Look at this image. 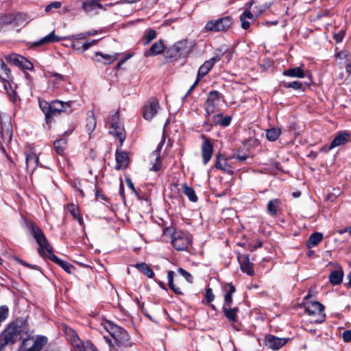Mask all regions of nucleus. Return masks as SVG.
Instances as JSON below:
<instances>
[{"mask_svg": "<svg viewBox=\"0 0 351 351\" xmlns=\"http://www.w3.org/2000/svg\"><path fill=\"white\" fill-rule=\"evenodd\" d=\"M343 272L342 269L332 271L329 276V281L333 285H339L343 280Z\"/></svg>", "mask_w": 351, "mask_h": 351, "instance_id": "c85d7f7f", "label": "nucleus"}, {"mask_svg": "<svg viewBox=\"0 0 351 351\" xmlns=\"http://www.w3.org/2000/svg\"><path fill=\"white\" fill-rule=\"evenodd\" d=\"M112 339L114 341V343L117 346H131L129 335L128 334L127 331L124 329L121 330V332H119V334L114 337Z\"/></svg>", "mask_w": 351, "mask_h": 351, "instance_id": "f3484780", "label": "nucleus"}, {"mask_svg": "<svg viewBox=\"0 0 351 351\" xmlns=\"http://www.w3.org/2000/svg\"><path fill=\"white\" fill-rule=\"evenodd\" d=\"M220 99V93L217 90H212L208 93L206 99V105L205 107L206 117L212 115L215 110L217 106L219 105Z\"/></svg>", "mask_w": 351, "mask_h": 351, "instance_id": "6e6552de", "label": "nucleus"}, {"mask_svg": "<svg viewBox=\"0 0 351 351\" xmlns=\"http://www.w3.org/2000/svg\"><path fill=\"white\" fill-rule=\"evenodd\" d=\"M178 271L186 280L187 282H191V283L193 282V276L187 271L180 267L178 269Z\"/></svg>", "mask_w": 351, "mask_h": 351, "instance_id": "8fccbe9b", "label": "nucleus"}, {"mask_svg": "<svg viewBox=\"0 0 351 351\" xmlns=\"http://www.w3.org/2000/svg\"><path fill=\"white\" fill-rule=\"evenodd\" d=\"M60 40V38L55 34L54 31L51 32L47 36L43 37L38 41L33 42L32 43V47H38L40 45H45L46 44L56 43Z\"/></svg>", "mask_w": 351, "mask_h": 351, "instance_id": "6ab92c4d", "label": "nucleus"}, {"mask_svg": "<svg viewBox=\"0 0 351 351\" xmlns=\"http://www.w3.org/2000/svg\"><path fill=\"white\" fill-rule=\"evenodd\" d=\"M223 114L221 113H219L215 114L213 116L209 115V117H206V120L204 122L203 126H208V128H206V130L209 131L210 128L213 125H220L222 120Z\"/></svg>", "mask_w": 351, "mask_h": 351, "instance_id": "4be33fe9", "label": "nucleus"}, {"mask_svg": "<svg viewBox=\"0 0 351 351\" xmlns=\"http://www.w3.org/2000/svg\"><path fill=\"white\" fill-rule=\"evenodd\" d=\"M156 32L153 29H149L147 31L146 34L144 35V45H147L153 39L156 38Z\"/></svg>", "mask_w": 351, "mask_h": 351, "instance_id": "37998d69", "label": "nucleus"}, {"mask_svg": "<svg viewBox=\"0 0 351 351\" xmlns=\"http://www.w3.org/2000/svg\"><path fill=\"white\" fill-rule=\"evenodd\" d=\"M172 51V47L170 48L167 51V55H166V57L167 58H169V59H178V58H176L174 57V56L176 55V51Z\"/></svg>", "mask_w": 351, "mask_h": 351, "instance_id": "69168bd1", "label": "nucleus"}, {"mask_svg": "<svg viewBox=\"0 0 351 351\" xmlns=\"http://www.w3.org/2000/svg\"><path fill=\"white\" fill-rule=\"evenodd\" d=\"M240 20L241 21V27L244 29H247L250 27V23L246 21V19L244 16H240Z\"/></svg>", "mask_w": 351, "mask_h": 351, "instance_id": "e2e57ef3", "label": "nucleus"}, {"mask_svg": "<svg viewBox=\"0 0 351 351\" xmlns=\"http://www.w3.org/2000/svg\"><path fill=\"white\" fill-rule=\"evenodd\" d=\"M23 62V64L21 66V69H26V70H33L34 69V65L33 64L27 60L25 58L23 57V59H21Z\"/></svg>", "mask_w": 351, "mask_h": 351, "instance_id": "603ef678", "label": "nucleus"}, {"mask_svg": "<svg viewBox=\"0 0 351 351\" xmlns=\"http://www.w3.org/2000/svg\"><path fill=\"white\" fill-rule=\"evenodd\" d=\"M223 312L225 317L229 322H237V313L239 312V308L237 307L231 308V306H223Z\"/></svg>", "mask_w": 351, "mask_h": 351, "instance_id": "b1692460", "label": "nucleus"}, {"mask_svg": "<svg viewBox=\"0 0 351 351\" xmlns=\"http://www.w3.org/2000/svg\"><path fill=\"white\" fill-rule=\"evenodd\" d=\"M342 338L345 342L351 341V330H345L342 333Z\"/></svg>", "mask_w": 351, "mask_h": 351, "instance_id": "13d9d810", "label": "nucleus"}, {"mask_svg": "<svg viewBox=\"0 0 351 351\" xmlns=\"http://www.w3.org/2000/svg\"><path fill=\"white\" fill-rule=\"evenodd\" d=\"M337 58L342 60L345 62H348V60H351L350 53L345 50L339 51L336 55Z\"/></svg>", "mask_w": 351, "mask_h": 351, "instance_id": "09e8293b", "label": "nucleus"}, {"mask_svg": "<svg viewBox=\"0 0 351 351\" xmlns=\"http://www.w3.org/2000/svg\"><path fill=\"white\" fill-rule=\"evenodd\" d=\"M280 204V201L278 199H272L269 200L267 206L268 213L272 216L276 215Z\"/></svg>", "mask_w": 351, "mask_h": 351, "instance_id": "473e14b6", "label": "nucleus"}, {"mask_svg": "<svg viewBox=\"0 0 351 351\" xmlns=\"http://www.w3.org/2000/svg\"><path fill=\"white\" fill-rule=\"evenodd\" d=\"M106 328L112 338L118 335L119 332H120L121 330L123 329L121 327L112 324H108V326H106Z\"/></svg>", "mask_w": 351, "mask_h": 351, "instance_id": "c03bdc74", "label": "nucleus"}, {"mask_svg": "<svg viewBox=\"0 0 351 351\" xmlns=\"http://www.w3.org/2000/svg\"><path fill=\"white\" fill-rule=\"evenodd\" d=\"M237 259L241 271L249 276H253L254 274L253 264L250 263L248 255L239 254L237 256Z\"/></svg>", "mask_w": 351, "mask_h": 351, "instance_id": "4468645a", "label": "nucleus"}, {"mask_svg": "<svg viewBox=\"0 0 351 351\" xmlns=\"http://www.w3.org/2000/svg\"><path fill=\"white\" fill-rule=\"evenodd\" d=\"M345 68L346 72L349 74H351V60H348V62H345Z\"/></svg>", "mask_w": 351, "mask_h": 351, "instance_id": "774afa93", "label": "nucleus"}, {"mask_svg": "<svg viewBox=\"0 0 351 351\" xmlns=\"http://www.w3.org/2000/svg\"><path fill=\"white\" fill-rule=\"evenodd\" d=\"M14 15L13 13H10L7 14H4L0 16V21L2 24L4 25H8L10 24H14Z\"/></svg>", "mask_w": 351, "mask_h": 351, "instance_id": "a18cd8bd", "label": "nucleus"}, {"mask_svg": "<svg viewBox=\"0 0 351 351\" xmlns=\"http://www.w3.org/2000/svg\"><path fill=\"white\" fill-rule=\"evenodd\" d=\"M232 118L230 116H226L222 117L221 125L223 127H227L230 124Z\"/></svg>", "mask_w": 351, "mask_h": 351, "instance_id": "052dcab7", "label": "nucleus"}, {"mask_svg": "<svg viewBox=\"0 0 351 351\" xmlns=\"http://www.w3.org/2000/svg\"><path fill=\"white\" fill-rule=\"evenodd\" d=\"M173 276H174V271H169L167 272V279H168V285L171 289L173 290V291L178 295L182 294V292L180 287H176V285L173 282Z\"/></svg>", "mask_w": 351, "mask_h": 351, "instance_id": "f704fd0d", "label": "nucleus"}, {"mask_svg": "<svg viewBox=\"0 0 351 351\" xmlns=\"http://www.w3.org/2000/svg\"><path fill=\"white\" fill-rule=\"evenodd\" d=\"M61 7V3L59 1H54L49 4L45 8V12H50L53 8H60Z\"/></svg>", "mask_w": 351, "mask_h": 351, "instance_id": "6e6d98bb", "label": "nucleus"}, {"mask_svg": "<svg viewBox=\"0 0 351 351\" xmlns=\"http://www.w3.org/2000/svg\"><path fill=\"white\" fill-rule=\"evenodd\" d=\"M39 106L45 115V120L47 123L51 122L52 114H51V104H49L45 100H39Z\"/></svg>", "mask_w": 351, "mask_h": 351, "instance_id": "393cba45", "label": "nucleus"}, {"mask_svg": "<svg viewBox=\"0 0 351 351\" xmlns=\"http://www.w3.org/2000/svg\"><path fill=\"white\" fill-rule=\"evenodd\" d=\"M128 160L129 158L127 152L118 150L116 152L117 169H119L126 167L128 164Z\"/></svg>", "mask_w": 351, "mask_h": 351, "instance_id": "412c9836", "label": "nucleus"}, {"mask_svg": "<svg viewBox=\"0 0 351 351\" xmlns=\"http://www.w3.org/2000/svg\"><path fill=\"white\" fill-rule=\"evenodd\" d=\"M171 51H176V55L174 56V57H176V58L184 57L189 53L187 41L186 40H180V41L177 42L172 47Z\"/></svg>", "mask_w": 351, "mask_h": 351, "instance_id": "dca6fc26", "label": "nucleus"}, {"mask_svg": "<svg viewBox=\"0 0 351 351\" xmlns=\"http://www.w3.org/2000/svg\"><path fill=\"white\" fill-rule=\"evenodd\" d=\"M97 43V40H93L90 42H86L82 45V50L81 52H84V51L87 50L88 48H90L91 46L95 45Z\"/></svg>", "mask_w": 351, "mask_h": 351, "instance_id": "4d7b16f0", "label": "nucleus"}, {"mask_svg": "<svg viewBox=\"0 0 351 351\" xmlns=\"http://www.w3.org/2000/svg\"><path fill=\"white\" fill-rule=\"evenodd\" d=\"M324 306L318 302H311L305 305V311L311 317H317L311 320V323L321 324L326 319Z\"/></svg>", "mask_w": 351, "mask_h": 351, "instance_id": "20e7f679", "label": "nucleus"}, {"mask_svg": "<svg viewBox=\"0 0 351 351\" xmlns=\"http://www.w3.org/2000/svg\"><path fill=\"white\" fill-rule=\"evenodd\" d=\"M241 16H244L245 19H253V14L249 10H245Z\"/></svg>", "mask_w": 351, "mask_h": 351, "instance_id": "338daca9", "label": "nucleus"}, {"mask_svg": "<svg viewBox=\"0 0 351 351\" xmlns=\"http://www.w3.org/2000/svg\"><path fill=\"white\" fill-rule=\"evenodd\" d=\"M71 104L72 101H71L63 102L64 108L65 110H62V112L71 113L73 110L71 109Z\"/></svg>", "mask_w": 351, "mask_h": 351, "instance_id": "680f3d73", "label": "nucleus"}, {"mask_svg": "<svg viewBox=\"0 0 351 351\" xmlns=\"http://www.w3.org/2000/svg\"><path fill=\"white\" fill-rule=\"evenodd\" d=\"M159 102L156 98H151L149 103L144 106L143 117L146 120H151L158 112Z\"/></svg>", "mask_w": 351, "mask_h": 351, "instance_id": "9b49d317", "label": "nucleus"}, {"mask_svg": "<svg viewBox=\"0 0 351 351\" xmlns=\"http://www.w3.org/2000/svg\"><path fill=\"white\" fill-rule=\"evenodd\" d=\"M66 210L71 213L73 218H76L80 215L79 208L74 204H68Z\"/></svg>", "mask_w": 351, "mask_h": 351, "instance_id": "de8ad7c7", "label": "nucleus"}, {"mask_svg": "<svg viewBox=\"0 0 351 351\" xmlns=\"http://www.w3.org/2000/svg\"><path fill=\"white\" fill-rule=\"evenodd\" d=\"M102 5L99 3L97 1L95 0H88L83 3L82 8L86 12H90L95 9L99 8H101Z\"/></svg>", "mask_w": 351, "mask_h": 351, "instance_id": "c9c22d12", "label": "nucleus"}, {"mask_svg": "<svg viewBox=\"0 0 351 351\" xmlns=\"http://www.w3.org/2000/svg\"><path fill=\"white\" fill-rule=\"evenodd\" d=\"M280 86L285 88H291L295 90H304L303 84L298 81H293L291 82H282Z\"/></svg>", "mask_w": 351, "mask_h": 351, "instance_id": "a19ab883", "label": "nucleus"}, {"mask_svg": "<svg viewBox=\"0 0 351 351\" xmlns=\"http://www.w3.org/2000/svg\"><path fill=\"white\" fill-rule=\"evenodd\" d=\"M224 289L226 291V294L224 295V303L223 306H231L232 303V294L235 292L236 289L232 283H227Z\"/></svg>", "mask_w": 351, "mask_h": 351, "instance_id": "aec40b11", "label": "nucleus"}, {"mask_svg": "<svg viewBox=\"0 0 351 351\" xmlns=\"http://www.w3.org/2000/svg\"><path fill=\"white\" fill-rule=\"evenodd\" d=\"M119 112H115L114 114L110 118L109 122L110 124V134L117 137L120 141L121 145L123 144L125 134L123 125L119 122Z\"/></svg>", "mask_w": 351, "mask_h": 351, "instance_id": "39448f33", "label": "nucleus"}, {"mask_svg": "<svg viewBox=\"0 0 351 351\" xmlns=\"http://www.w3.org/2000/svg\"><path fill=\"white\" fill-rule=\"evenodd\" d=\"M215 167L217 169H221L224 172H228L229 171L230 166L223 156L221 154H219L216 156Z\"/></svg>", "mask_w": 351, "mask_h": 351, "instance_id": "cd10ccee", "label": "nucleus"}, {"mask_svg": "<svg viewBox=\"0 0 351 351\" xmlns=\"http://www.w3.org/2000/svg\"><path fill=\"white\" fill-rule=\"evenodd\" d=\"M221 59L220 56H216L204 62V63L199 68V71L197 73V77L198 80H201L202 77H204L210 70L213 68L214 64L219 61Z\"/></svg>", "mask_w": 351, "mask_h": 351, "instance_id": "ddd939ff", "label": "nucleus"}, {"mask_svg": "<svg viewBox=\"0 0 351 351\" xmlns=\"http://www.w3.org/2000/svg\"><path fill=\"white\" fill-rule=\"evenodd\" d=\"M97 125V121L93 115V112H88V117L86 119V129L89 135L94 131Z\"/></svg>", "mask_w": 351, "mask_h": 351, "instance_id": "c756f323", "label": "nucleus"}, {"mask_svg": "<svg viewBox=\"0 0 351 351\" xmlns=\"http://www.w3.org/2000/svg\"><path fill=\"white\" fill-rule=\"evenodd\" d=\"M289 340V338H279L273 335H267L265 337L264 342L267 348L277 350L284 346Z\"/></svg>", "mask_w": 351, "mask_h": 351, "instance_id": "9d476101", "label": "nucleus"}, {"mask_svg": "<svg viewBox=\"0 0 351 351\" xmlns=\"http://www.w3.org/2000/svg\"><path fill=\"white\" fill-rule=\"evenodd\" d=\"M26 157V169L32 174L38 165V156L33 151L32 148H28L25 151Z\"/></svg>", "mask_w": 351, "mask_h": 351, "instance_id": "f8f14e48", "label": "nucleus"}, {"mask_svg": "<svg viewBox=\"0 0 351 351\" xmlns=\"http://www.w3.org/2000/svg\"><path fill=\"white\" fill-rule=\"evenodd\" d=\"M62 110H65L64 108L63 101L59 100H55L51 104V114L52 117L62 112Z\"/></svg>", "mask_w": 351, "mask_h": 351, "instance_id": "4c0bfd02", "label": "nucleus"}, {"mask_svg": "<svg viewBox=\"0 0 351 351\" xmlns=\"http://www.w3.org/2000/svg\"><path fill=\"white\" fill-rule=\"evenodd\" d=\"M205 298L207 300L208 303H210L215 299V295L213 293V290L211 288H208L206 291Z\"/></svg>", "mask_w": 351, "mask_h": 351, "instance_id": "5fc2aeb1", "label": "nucleus"}, {"mask_svg": "<svg viewBox=\"0 0 351 351\" xmlns=\"http://www.w3.org/2000/svg\"><path fill=\"white\" fill-rule=\"evenodd\" d=\"M183 193L188 197L190 201L196 202L197 201V197L195 195L194 189L189 186L186 183L182 186Z\"/></svg>", "mask_w": 351, "mask_h": 351, "instance_id": "e433bc0d", "label": "nucleus"}, {"mask_svg": "<svg viewBox=\"0 0 351 351\" xmlns=\"http://www.w3.org/2000/svg\"><path fill=\"white\" fill-rule=\"evenodd\" d=\"M47 338L45 336H37L34 341L33 345L23 350V348H20L19 351H41L43 347L47 343Z\"/></svg>", "mask_w": 351, "mask_h": 351, "instance_id": "a211bd4d", "label": "nucleus"}, {"mask_svg": "<svg viewBox=\"0 0 351 351\" xmlns=\"http://www.w3.org/2000/svg\"><path fill=\"white\" fill-rule=\"evenodd\" d=\"M350 134L348 132L342 131L339 132L338 134L332 141L328 150H331L337 146L344 145L350 140Z\"/></svg>", "mask_w": 351, "mask_h": 351, "instance_id": "2eb2a0df", "label": "nucleus"}, {"mask_svg": "<svg viewBox=\"0 0 351 351\" xmlns=\"http://www.w3.org/2000/svg\"><path fill=\"white\" fill-rule=\"evenodd\" d=\"M4 88L5 89V90H6L8 95H9V97H10V99H12L14 102H16L17 100L16 92L15 90H12L11 87L10 88V89H7V84L6 83L4 84Z\"/></svg>", "mask_w": 351, "mask_h": 351, "instance_id": "3c124183", "label": "nucleus"}, {"mask_svg": "<svg viewBox=\"0 0 351 351\" xmlns=\"http://www.w3.org/2000/svg\"><path fill=\"white\" fill-rule=\"evenodd\" d=\"M96 56H101L104 59H105L106 60V64H110L116 59V58L114 56H110L108 54H104L101 52H97Z\"/></svg>", "mask_w": 351, "mask_h": 351, "instance_id": "864d4df0", "label": "nucleus"}, {"mask_svg": "<svg viewBox=\"0 0 351 351\" xmlns=\"http://www.w3.org/2000/svg\"><path fill=\"white\" fill-rule=\"evenodd\" d=\"M0 337L8 345L14 343L19 338L22 340L21 348L27 346V342L32 339L29 334L27 326L22 323L19 324L18 322L9 324L1 333Z\"/></svg>", "mask_w": 351, "mask_h": 351, "instance_id": "f03ea898", "label": "nucleus"}, {"mask_svg": "<svg viewBox=\"0 0 351 351\" xmlns=\"http://www.w3.org/2000/svg\"><path fill=\"white\" fill-rule=\"evenodd\" d=\"M164 142H165V139L163 138V140L158 145V148L154 152V154H155L156 156L155 162L154 163L152 167L151 168V170H152L154 171H158L161 168V160H160V149H161Z\"/></svg>", "mask_w": 351, "mask_h": 351, "instance_id": "7c9ffc66", "label": "nucleus"}, {"mask_svg": "<svg viewBox=\"0 0 351 351\" xmlns=\"http://www.w3.org/2000/svg\"><path fill=\"white\" fill-rule=\"evenodd\" d=\"M7 61L16 66L21 68L23 64V62L21 59H23V57L21 56H18L16 54H12L7 57Z\"/></svg>", "mask_w": 351, "mask_h": 351, "instance_id": "ea45409f", "label": "nucleus"}, {"mask_svg": "<svg viewBox=\"0 0 351 351\" xmlns=\"http://www.w3.org/2000/svg\"><path fill=\"white\" fill-rule=\"evenodd\" d=\"M62 328L66 340L72 346V351H97L96 347L90 341L84 343L77 332L69 326L63 325Z\"/></svg>", "mask_w": 351, "mask_h": 351, "instance_id": "7ed1b4c3", "label": "nucleus"}, {"mask_svg": "<svg viewBox=\"0 0 351 351\" xmlns=\"http://www.w3.org/2000/svg\"><path fill=\"white\" fill-rule=\"evenodd\" d=\"M202 138L203 139L201 146L202 156L203 163L206 165L210 161L213 154V145L211 139L205 135H202Z\"/></svg>", "mask_w": 351, "mask_h": 351, "instance_id": "1a4fd4ad", "label": "nucleus"}, {"mask_svg": "<svg viewBox=\"0 0 351 351\" xmlns=\"http://www.w3.org/2000/svg\"><path fill=\"white\" fill-rule=\"evenodd\" d=\"M14 25H23L27 22V20L28 19L27 16L26 14L18 12L16 14H14Z\"/></svg>", "mask_w": 351, "mask_h": 351, "instance_id": "79ce46f5", "label": "nucleus"}, {"mask_svg": "<svg viewBox=\"0 0 351 351\" xmlns=\"http://www.w3.org/2000/svg\"><path fill=\"white\" fill-rule=\"evenodd\" d=\"M125 182L127 183L128 186L132 191V192L135 194L136 196H138V193L134 187V185L131 180V179L127 178L125 179Z\"/></svg>", "mask_w": 351, "mask_h": 351, "instance_id": "bf43d9fd", "label": "nucleus"}, {"mask_svg": "<svg viewBox=\"0 0 351 351\" xmlns=\"http://www.w3.org/2000/svg\"><path fill=\"white\" fill-rule=\"evenodd\" d=\"M281 133L280 129L272 128L266 130V137L269 141H275Z\"/></svg>", "mask_w": 351, "mask_h": 351, "instance_id": "58836bf2", "label": "nucleus"}, {"mask_svg": "<svg viewBox=\"0 0 351 351\" xmlns=\"http://www.w3.org/2000/svg\"><path fill=\"white\" fill-rule=\"evenodd\" d=\"M164 50V43L162 40H160L156 43H154L149 51H147L145 55V56H155L156 55L160 54Z\"/></svg>", "mask_w": 351, "mask_h": 351, "instance_id": "5701e85b", "label": "nucleus"}, {"mask_svg": "<svg viewBox=\"0 0 351 351\" xmlns=\"http://www.w3.org/2000/svg\"><path fill=\"white\" fill-rule=\"evenodd\" d=\"M282 75L285 76L297 78H303L305 76L304 70L300 66L285 70Z\"/></svg>", "mask_w": 351, "mask_h": 351, "instance_id": "a878e982", "label": "nucleus"}, {"mask_svg": "<svg viewBox=\"0 0 351 351\" xmlns=\"http://www.w3.org/2000/svg\"><path fill=\"white\" fill-rule=\"evenodd\" d=\"M232 20L230 16H225L216 21H210L206 23L205 28L210 32L226 31L232 25Z\"/></svg>", "mask_w": 351, "mask_h": 351, "instance_id": "0eeeda50", "label": "nucleus"}, {"mask_svg": "<svg viewBox=\"0 0 351 351\" xmlns=\"http://www.w3.org/2000/svg\"><path fill=\"white\" fill-rule=\"evenodd\" d=\"M135 267L147 277L149 278H152L154 277V273L147 264L145 263H138Z\"/></svg>", "mask_w": 351, "mask_h": 351, "instance_id": "72a5a7b5", "label": "nucleus"}, {"mask_svg": "<svg viewBox=\"0 0 351 351\" xmlns=\"http://www.w3.org/2000/svg\"><path fill=\"white\" fill-rule=\"evenodd\" d=\"M340 194V189H337V193H330L327 195V199L330 201H334L337 197Z\"/></svg>", "mask_w": 351, "mask_h": 351, "instance_id": "0e129e2a", "label": "nucleus"}, {"mask_svg": "<svg viewBox=\"0 0 351 351\" xmlns=\"http://www.w3.org/2000/svg\"><path fill=\"white\" fill-rule=\"evenodd\" d=\"M191 239L187 233L175 232L172 236V245L177 250H186L191 244Z\"/></svg>", "mask_w": 351, "mask_h": 351, "instance_id": "423d86ee", "label": "nucleus"}, {"mask_svg": "<svg viewBox=\"0 0 351 351\" xmlns=\"http://www.w3.org/2000/svg\"><path fill=\"white\" fill-rule=\"evenodd\" d=\"M1 71L3 72V73L5 75V77L1 76V78L3 80H6V81L10 80L12 78L11 71L8 68V66L5 64V62H2L1 64Z\"/></svg>", "mask_w": 351, "mask_h": 351, "instance_id": "49530a36", "label": "nucleus"}, {"mask_svg": "<svg viewBox=\"0 0 351 351\" xmlns=\"http://www.w3.org/2000/svg\"><path fill=\"white\" fill-rule=\"evenodd\" d=\"M29 229L32 237L38 245V252L43 257H47L55 263L60 265L69 274L73 273L74 266L67 261L60 259L53 254V247L49 243L43 231L34 223L29 224Z\"/></svg>", "mask_w": 351, "mask_h": 351, "instance_id": "f257e3e1", "label": "nucleus"}, {"mask_svg": "<svg viewBox=\"0 0 351 351\" xmlns=\"http://www.w3.org/2000/svg\"><path fill=\"white\" fill-rule=\"evenodd\" d=\"M67 141L66 138H60L53 143V146L58 154L63 156L66 149Z\"/></svg>", "mask_w": 351, "mask_h": 351, "instance_id": "2f4dec72", "label": "nucleus"}, {"mask_svg": "<svg viewBox=\"0 0 351 351\" xmlns=\"http://www.w3.org/2000/svg\"><path fill=\"white\" fill-rule=\"evenodd\" d=\"M323 240V234L321 232H314L311 234L306 242V247L308 248H312L318 245Z\"/></svg>", "mask_w": 351, "mask_h": 351, "instance_id": "bb28decb", "label": "nucleus"}]
</instances>
